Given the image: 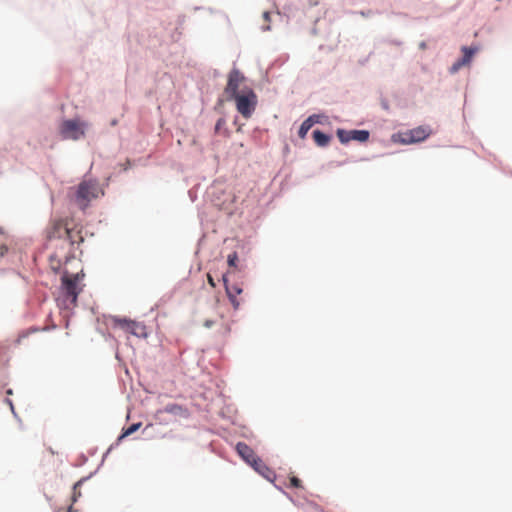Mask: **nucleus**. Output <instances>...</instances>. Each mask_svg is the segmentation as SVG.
<instances>
[{
  "mask_svg": "<svg viewBox=\"0 0 512 512\" xmlns=\"http://www.w3.org/2000/svg\"><path fill=\"white\" fill-rule=\"evenodd\" d=\"M83 271H80L75 274H70L65 271L61 277V290L66 298L70 301V304L73 306L77 305L78 295L83 290V285L81 281L84 278Z\"/></svg>",
  "mask_w": 512,
  "mask_h": 512,
  "instance_id": "obj_1",
  "label": "nucleus"
},
{
  "mask_svg": "<svg viewBox=\"0 0 512 512\" xmlns=\"http://www.w3.org/2000/svg\"><path fill=\"white\" fill-rule=\"evenodd\" d=\"M236 104L237 111L246 119H249L254 113L257 106V95L249 88L244 87L241 94L232 97Z\"/></svg>",
  "mask_w": 512,
  "mask_h": 512,
  "instance_id": "obj_2",
  "label": "nucleus"
},
{
  "mask_svg": "<svg viewBox=\"0 0 512 512\" xmlns=\"http://www.w3.org/2000/svg\"><path fill=\"white\" fill-rule=\"evenodd\" d=\"M102 193L98 183L94 180H84L77 188L75 202L81 209H85L88 203Z\"/></svg>",
  "mask_w": 512,
  "mask_h": 512,
  "instance_id": "obj_3",
  "label": "nucleus"
},
{
  "mask_svg": "<svg viewBox=\"0 0 512 512\" xmlns=\"http://www.w3.org/2000/svg\"><path fill=\"white\" fill-rule=\"evenodd\" d=\"M88 123L76 119L64 120L59 126V134L64 140H79L85 136Z\"/></svg>",
  "mask_w": 512,
  "mask_h": 512,
  "instance_id": "obj_4",
  "label": "nucleus"
},
{
  "mask_svg": "<svg viewBox=\"0 0 512 512\" xmlns=\"http://www.w3.org/2000/svg\"><path fill=\"white\" fill-rule=\"evenodd\" d=\"M70 222L67 219H57L51 221L47 228V238L49 241L58 239L65 242L66 234L69 233Z\"/></svg>",
  "mask_w": 512,
  "mask_h": 512,
  "instance_id": "obj_5",
  "label": "nucleus"
},
{
  "mask_svg": "<svg viewBox=\"0 0 512 512\" xmlns=\"http://www.w3.org/2000/svg\"><path fill=\"white\" fill-rule=\"evenodd\" d=\"M431 134V129L428 126H419L413 128L400 135V143L402 144H413L424 141Z\"/></svg>",
  "mask_w": 512,
  "mask_h": 512,
  "instance_id": "obj_6",
  "label": "nucleus"
},
{
  "mask_svg": "<svg viewBox=\"0 0 512 512\" xmlns=\"http://www.w3.org/2000/svg\"><path fill=\"white\" fill-rule=\"evenodd\" d=\"M245 81V76L239 69H232L228 75L227 85L225 87V93L229 95V98L241 94L239 91L240 85Z\"/></svg>",
  "mask_w": 512,
  "mask_h": 512,
  "instance_id": "obj_7",
  "label": "nucleus"
},
{
  "mask_svg": "<svg viewBox=\"0 0 512 512\" xmlns=\"http://www.w3.org/2000/svg\"><path fill=\"white\" fill-rule=\"evenodd\" d=\"M337 136L341 143H348L351 140L358 142H366L369 139V132L367 130H350L346 131L343 129L337 130Z\"/></svg>",
  "mask_w": 512,
  "mask_h": 512,
  "instance_id": "obj_8",
  "label": "nucleus"
},
{
  "mask_svg": "<svg viewBox=\"0 0 512 512\" xmlns=\"http://www.w3.org/2000/svg\"><path fill=\"white\" fill-rule=\"evenodd\" d=\"M222 280H223V283H224V286H225V291H226V294L233 306V308L235 310H237L239 307H240V300L237 299V296L240 295L242 293V287L235 284V285H230L228 283V278H227V274H224L223 277H222Z\"/></svg>",
  "mask_w": 512,
  "mask_h": 512,
  "instance_id": "obj_9",
  "label": "nucleus"
},
{
  "mask_svg": "<svg viewBox=\"0 0 512 512\" xmlns=\"http://www.w3.org/2000/svg\"><path fill=\"white\" fill-rule=\"evenodd\" d=\"M236 451L239 454V456L250 465H252V463L255 462L256 459L258 458L254 453L253 449L243 442L237 443Z\"/></svg>",
  "mask_w": 512,
  "mask_h": 512,
  "instance_id": "obj_10",
  "label": "nucleus"
},
{
  "mask_svg": "<svg viewBox=\"0 0 512 512\" xmlns=\"http://www.w3.org/2000/svg\"><path fill=\"white\" fill-rule=\"evenodd\" d=\"M477 48L472 47H462L463 57L458 60L456 63L453 64L451 71L456 72L459 70L462 66L467 65L470 63L473 55L476 53Z\"/></svg>",
  "mask_w": 512,
  "mask_h": 512,
  "instance_id": "obj_11",
  "label": "nucleus"
},
{
  "mask_svg": "<svg viewBox=\"0 0 512 512\" xmlns=\"http://www.w3.org/2000/svg\"><path fill=\"white\" fill-rule=\"evenodd\" d=\"M161 413H169L178 417L187 418L189 416L188 410L178 404H168L163 409L157 411V415Z\"/></svg>",
  "mask_w": 512,
  "mask_h": 512,
  "instance_id": "obj_12",
  "label": "nucleus"
},
{
  "mask_svg": "<svg viewBox=\"0 0 512 512\" xmlns=\"http://www.w3.org/2000/svg\"><path fill=\"white\" fill-rule=\"evenodd\" d=\"M259 474L264 476L266 479L271 480L274 476L273 471L266 466V464L260 459L257 458L255 462L251 465Z\"/></svg>",
  "mask_w": 512,
  "mask_h": 512,
  "instance_id": "obj_13",
  "label": "nucleus"
},
{
  "mask_svg": "<svg viewBox=\"0 0 512 512\" xmlns=\"http://www.w3.org/2000/svg\"><path fill=\"white\" fill-rule=\"evenodd\" d=\"M65 242H68L70 245L79 244L83 242L81 231L77 229L76 226L70 225L69 233L66 234Z\"/></svg>",
  "mask_w": 512,
  "mask_h": 512,
  "instance_id": "obj_14",
  "label": "nucleus"
},
{
  "mask_svg": "<svg viewBox=\"0 0 512 512\" xmlns=\"http://www.w3.org/2000/svg\"><path fill=\"white\" fill-rule=\"evenodd\" d=\"M130 324L131 325H129L127 332H129L132 335H135L137 337H146L147 336L146 327L143 324L138 323L136 321H132V320H131Z\"/></svg>",
  "mask_w": 512,
  "mask_h": 512,
  "instance_id": "obj_15",
  "label": "nucleus"
},
{
  "mask_svg": "<svg viewBox=\"0 0 512 512\" xmlns=\"http://www.w3.org/2000/svg\"><path fill=\"white\" fill-rule=\"evenodd\" d=\"M313 139L318 146L325 147L329 144L331 137L320 130H314Z\"/></svg>",
  "mask_w": 512,
  "mask_h": 512,
  "instance_id": "obj_16",
  "label": "nucleus"
},
{
  "mask_svg": "<svg viewBox=\"0 0 512 512\" xmlns=\"http://www.w3.org/2000/svg\"><path fill=\"white\" fill-rule=\"evenodd\" d=\"M65 256L53 253L49 256V266L53 272H58L62 266V260Z\"/></svg>",
  "mask_w": 512,
  "mask_h": 512,
  "instance_id": "obj_17",
  "label": "nucleus"
},
{
  "mask_svg": "<svg viewBox=\"0 0 512 512\" xmlns=\"http://www.w3.org/2000/svg\"><path fill=\"white\" fill-rule=\"evenodd\" d=\"M312 126H313L312 118H307L306 120H304L299 128V131H298L299 137L301 139H304L306 137L308 131L312 128Z\"/></svg>",
  "mask_w": 512,
  "mask_h": 512,
  "instance_id": "obj_18",
  "label": "nucleus"
},
{
  "mask_svg": "<svg viewBox=\"0 0 512 512\" xmlns=\"http://www.w3.org/2000/svg\"><path fill=\"white\" fill-rule=\"evenodd\" d=\"M112 323L115 327H119V328L127 331V329L129 328V325H131L130 324L131 320L126 319V318L113 317Z\"/></svg>",
  "mask_w": 512,
  "mask_h": 512,
  "instance_id": "obj_19",
  "label": "nucleus"
},
{
  "mask_svg": "<svg viewBox=\"0 0 512 512\" xmlns=\"http://www.w3.org/2000/svg\"><path fill=\"white\" fill-rule=\"evenodd\" d=\"M141 426V423H135V424H132L131 426H129L124 432L123 434L119 437V439H122L126 436H129L131 434H133L134 432H136Z\"/></svg>",
  "mask_w": 512,
  "mask_h": 512,
  "instance_id": "obj_20",
  "label": "nucleus"
},
{
  "mask_svg": "<svg viewBox=\"0 0 512 512\" xmlns=\"http://www.w3.org/2000/svg\"><path fill=\"white\" fill-rule=\"evenodd\" d=\"M227 261H228V265L230 267H236V263L238 261L237 252H232L231 254H229L228 258H227Z\"/></svg>",
  "mask_w": 512,
  "mask_h": 512,
  "instance_id": "obj_21",
  "label": "nucleus"
},
{
  "mask_svg": "<svg viewBox=\"0 0 512 512\" xmlns=\"http://www.w3.org/2000/svg\"><path fill=\"white\" fill-rule=\"evenodd\" d=\"M290 486L291 487H294V488H301L302 487V482L299 478L295 477V476H292L290 478Z\"/></svg>",
  "mask_w": 512,
  "mask_h": 512,
  "instance_id": "obj_22",
  "label": "nucleus"
},
{
  "mask_svg": "<svg viewBox=\"0 0 512 512\" xmlns=\"http://www.w3.org/2000/svg\"><path fill=\"white\" fill-rule=\"evenodd\" d=\"M224 124H225V120L223 118L218 119L216 126H215V131L218 132Z\"/></svg>",
  "mask_w": 512,
  "mask_h": 512,
  "instance_id": "obj_23",
  "label": "nucleus"
},
{
  "mask_svg": "<svg viewBox=\"0 0 512 512\" xmlns=\"http://www.w3.org/2000/svg\"><path fill=\"white\" fill-rule=\"evenodd\" d=\"M308 118L313 119V125L321 122V120H320L321 116L317 115V114H313V115L309 116Z\"/></svg>",
  "mask_w": 512,
  "mask_h": 512,
  "instance_id": "obj_24",
  "label": "nucleus"
},
{
  "mask_svg": "<svg viewBox=\"0 0 512 512\" xmlns=\"http://www.w3.org/2000/svg\"><path fill=\"white\" fill-rule=\"evenodd\" d=\"M207 280H208L209 285H210L212 288H215V287H216V283H215V281H214L213 277H212L210 274H208V275H207Z\"/></svg>",
  "mask_w": 512,
  "mask_h": 512,
  "instance_id": "obj_25",
  "label": "nucleus"
},
{
  "mask_svg": "<svg viewBox=\"0 0 512 512\" xmlns=\"http://www.w3.org/2000/svg\"><path fill=\"white\" fill-rule=\"evenodd\" d=\"M212 325H213V321H211V320H206L204 322V326L207 327V328L212 327Z\"/></svg>",
  "mask_w": 512,
  "mask_h": 512,
  "instance_id": "obj_26",
  "label": "nucleus"
},
{
  "mask_svg": "<svg viewBox=\"0 0 512 512\" xmlns=\"http://www.w3.org/2000/svg\"><path fill=\"white\" fill-rule=\"evenodd\" d=\"M263 16L267 20L269 18V13L268 12H264Z\"/></svg>",
  "mask_w": 512,
  "mask_h": 512,
  "instance_id": "obj_27",
  "label": "nucleus"
},
{
  "mask_svg": "<svg viewBox=\"0 0 512 512\" xmlns=\"http://www.w3.org/2000/svg\"><path fill=\"white\" fill-rule=\"evenodd\" d=\"M111 125H113V126L117 125V120H116V119H114V120L111 122Z\"/></svg>",
  "mask_w": 512,
  "mask_h": 512,
  "instance_id": "obj_28",
  "label": "nucleus"
},
{
  "mask_svg": "<svg viewBox=\"0 0 512 512\" xmlns=\"http://www.w3.org/2000/svg\"><path fill=\"white\" fill-rule=\"evenodd\" d=\"M7 402L9 403V405H10L11 407H13V406H12V402H11L10 400H7Z\"/></svg>",
  "mask_w": 512,
  "mask_h": 512,
  "instance_id": "obj_29",
  "label": "nucleus"
}]
</instances>
